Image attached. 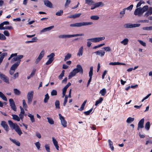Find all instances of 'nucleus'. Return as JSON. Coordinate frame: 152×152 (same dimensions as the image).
Masks as SVG:
<instances>
[{"instance_id":"14","label":"nucleus","mask_w":152,"mask_h":152,"mask_svg":"<svg viewBox=\"0 0 152 152\" xmlns=\"http://www.w3.org/2000/svg\"><path fill=\"white\" fill-rule=\"evenodd\" d=\"M54 27V26H52L49 27L45 28L40 31V34H42L47 31H49L52 29Z\"/></svg>"},{"instance_id":"11","label":"nucleus","mask_w":152,"mask_h":152,"mask_svg":"<svg viewBox=\"0 0 152 152\" xmlns=\"http://www.w3.org/2000/svg\"><path fill=\"white\" fill-rule=\"evenodd\" d=\"M73 70L76 74L78 72H80L81 74L83 73V69L82 67L80 65H77L76 66V68L74 69Z\"/></svg>"},{"instance_id":"54","label":"nucleus","mask_w":152,"mask_h":152,"mask_svg":"<svg viewBox=\"0 0 152 152\" xmlns=\"http://www.w3.org/2000/svg\"><path fill=\"white\" fill-rule=\"evenodd\" d=\"M71 3V0H66L65 4V7H68L69 4Z\"/></svg>"},{"instance_id":"52","label":"nucleus","mask_w":152,"mask_h":152,"mask_svg":"<svg viewBox=\"0 0 152 152\" xmlns=\"http://www.w3.org/2000/svg\"><path fill=\"white\" fill-rule=\"evenodd\" d=\"M6 37L3 34L0 33V39L1 40H5Z\"/></svg>"},{"instance_id":"15","label":"nucleus","mask_w":152,"mask_h":152,"mask_svg":"<svg viewBox=\"0 0 152 152\" xmlns=\"http://www.w3.org/2000/svg\"><path fill=\"white\" fill-rule=\"evenodd\" d=\"M93 53H95L97 55L102 57L104 55L105 52L104 51L101 50L95 52Z\"/></svg>"},{"instance_id":"5","label":"nucleus","mask_w":152,"mask_h":152,"mask_svg":"<svg viewBox=\"0 0 152 152\" xmlns=\"http://www.w3.org/2000/svg\"><path fill=\"white\" fill-rule=\"evenodd\" d=\"M140 25V24L139 23L133 24L131 23H127L124 24L123 26L125 28H128L138 27Z\"/></svg>"},{"instance_id":"12","label":"nucleus","mask_w":152,"mask_h":152,"mask_svg":"<svg viewBox=\"0 0 152 152\" xmlns=\"http://www.w3.org/2000/svg\"><path fill=\"white\" fill-rule=\"evenodd\" d=\"M1 125L7 132H8L9 131V127L5 121H2Z\"/></svg>"},{"instance_id":"23","label":"nucleus","mask_w":152,"mask_h":152,"mask_svg":"<svg viewBox=\"0 0 152 152\" xmlns=\"http://www.w3.org/2000/svg\"><path fill=\"white\" fill-rule=\"evenodd\" d=\"M129 41V40L128 38H124L122 41L121 42V43L124 45H125L128 44Z\"/></svg>"},{"instance_id":"48","label":"nucleus","mask_w":152,"mask_h":152,"mask_svg":"<svg viewBox=\"0 0 152 152\" xmlns=\"http://www.w3.org/2000/svg\"><path fill=\"white\" fill-rule=\"evenodd\" d=\"M63 14V10H60L56 12V15L57 16H60L61 15Z\"/></svg>"},{"instance_id":"27","label":"nucleus","mask_w":152,"mask_h":152,"mask_svg":"<svg viewBox=\"0 0 152 152\" xmlns=\"http://www.w3.org/2000/svg\"><path fill=\"white\" fill-rule=\"evenodd\" d=\"M49 96L48 93L45 95V98L44 100V102L45 103L48 102V100L49 99Z\"/></svg>"},{"instance_id":"34","label":"nucleus","mask_w":152,"mask_h":152,"mask_svg":"<svg viewBox=\"0 0 152 152\" xmlns=\"http://www.w3.org/2000/svg\"><path fill=\"white\" fill-rule=\"evenodd\" d=\"M99 93L102 96H104L106 93V90L105 88H104L100 90Z\"/></svg>"},{"instance_id":"25","label":"nucleus","mask_w":152,"mask_h":152,"mask_svg":"<svg viewBox=\"0 0 152 152\" xmlns=\"http://www.w3.org/2000/svg\"><path fill=\"white\" fill-rule=\"evenodd\" d=\"M76 74L73 70L72 72H71L69 74L68 76V79H71L72 77L75 76Z\"/></svg>"},{"instance_id":"61","label":"nucleus","mask_w":152,"mask_h":152,"mask_svg":"<svg viewBox=\"0 0 152 152\" xmlns=\"http://www.w3.org/2000/svg\"><path fill=\"white\" fill-rule=\"evenodd\" d=\"M87 40L88 41L87 44V46L88 47H90L91 46V44H92L91 42L92 41H91L90 40H88V39H87Z\"/></svg>"},{"instance_id":"22","label":"nucleus","mask_w":152,"mask_h":152,"mask_svg":"<svg viewBox=\"0 0 152 152\" xmlns=\"http://www.w3.org/2000/svg\"><path fill=\"white\" fill-rule=\"evenodd\" d=\"M1 78L6 83H9V78L4 75V76H2V78Z\"/></svg>"},{"instance_id":"20","label":"nucleus","mask_w":152,"mask_h":152,"mask_svg":"<svg viewBox=\"0 0 152 152\" xmlns=\"http://www.w3.org/2000/svg\"><path fill=\"white\" fill-rule=\"evenodd\" d=\"M7 53H3L0 55V64L2 62L4 57L7 56Z\"/></svg>"},{"instance_id":"47","label":"nucleus","mask_w":152,"mask_h":152,"mask_svg":"<svg viewBox=\"0 0 152 152\" xmlns=\"http://www.w3.org/2000/svg\"><path fill=\"white\" fill-rule=\"evenodd\" d=\"M22 102L23 107L25 110H26V108L27 107V105L26 102V101L24 99H23V100Z\"/></svg>"},{"instance_id":"2","label":"nucleus","mask_w":152,"mask_h":152,"mask_svg":"<svg viewBox=\"0 0 152 152\" xmlns=\"http://www.w3.org/2000/svg\"><path fill=\"white\" fill-rule=\"evenodd\" d=\"M148 9V6L145 5L143 7L137 8L134 12V14L135 15L140 16L145 12H146Z\"/></svg>"},{"instance_id":"29","label":"nucleus","mask_w":152,"mask_h":152,"mask_svg":"<svg viewBox=\"0 0 152 152\" xmlns=\"http://www.w3.org/2000/svg\"><path fill=\"white\" fill-rule=\"evenodd\" d=\"M28 116L30 118V120L32 123H33L35 122V119L34 118V116L31 114L28 113Z\"/></svg>"},{"instance_id":"45","label":"nucleus","mask_w":152,"mask_h":152,"mask_svg":"<svg viewBox=\"0 0 152 152\" xmlns=\"http://www.w3.org/2000/svg\"><path fill=\"white\" fill-rule=\"evenodd\" d=\"M45 54V50H42L40 53L39 54L38 57H39L41 59H42V58L43 57L44 55Z\"/></svg>"},{"instance_id":"59","label":"nucleus","mask_w":152,"mask_h":152,"mask_svg":"<svg viewBox=\"0 0 152 152\" xmlns=\"http://www.w3.org/2000/svg\"><path fill=\"white\" fill-rule=\"evenodd\" d=\"M17 53H12L11 55L8 58V60H10L12 58L17 56Z\"/></svg>"},{"instance_id":"38","label":"nucleus","mask_w":152,"mask_h":152,"mask_svg":"<svg viewBox=\"0 0 152 152\" xmlns=\"http://www.w3.org/2000/svg\"><path fill=\"white\" fill-rule=\"evenodd\" d=\"M103 100V99L102 97H100L99 99L96 101L95 105L96 106L97 105L99 104Z\"/></svg>"},{"instance_id":"41","label":"nucleus","mask_w":152,"mask_h":152,"mask_svg":"<svg viewBox=\"0 0 152 152\" xmlns=\"http://www.w3.org/2000/svg\"><path fill=\"white\" fill-rule=\"evenodd\" d=\"M150 128V123L149 121L146 123L145 125V128L147 130H148Z\"/></svg>"},{"instance_id":"33","label":"nucleus","mask_w":152,"mask_h":152,"mask_svg":"<svg viewBox=\"0 0 152 152\" xmlns=\"http://www.w3.org/2000/svg\"><path fill=\"white\" fill-rule=\"evenodd\" d=\"M0 97L4 101H7V99L6 97L5 96L4 94L1 91H0Z\"/></svg>"},{"instance_id":"19","label":"nucleus","mask_w":152,"mask_h":152,"mask_svg":"<svg viewBox=\"0 0 152 152\" xmlns=\"http://www.w3.org/2000/svg\"><path fill=\"white\" fill-rule=\"evenodd\" d=\"M19 64V61H17L10 68L11 69H13L15 71V69Z\"/></svg>"},{"instance_id":"17","label":"nucleus","mask_w":152,"mask_h":152,"mask_svg":"<svg viewBox=\"0 0 152 152\" xmlns=\"http://www.w3.org/2000/svg\"><path fill=\"white\" fill-rule=\"evenodd\" d=\"M152 14V7H150L146 11V12L144 15V16L148 17L149 15Z\"/></svg>"},{"instance_id":"1","label":"nucleus","mask_w":152,"mask_h":152,"mask_svg":"<svg viewBox=\"0 0 152 152\" xmlns=\"http://www.w3.org/2000/svg\"><path fill=\"white\" fill-rule=\"evenodd\" d=\"M8 123L10 127L15 130V131L19 136H20L22 134V132L20 127L17 124L14 123L10 120L8 121Z\"/></svg>"},{"instance_id":"63","label":"nucleus","mask_w":152,"mask_h":152,"mask_svg":"<svg viewBox=\"0 0 152 152\" xmlns=\"http://www.w3.org/2000/svg\"><path fill=\"white\" fill-rule=\"evenodd\" d=\"M53 61V60H52L51 59H49L47 61L46 63V64L47 65H48L52 62Z\"/></svg>"},{"instance_id":"46","label":"nucleus","mask_w":152,"mask_h":152,"mask_svg":"<svg viewBox=\"0 0 152 152\" xmlns=\"http://www.w3.org/2000/svg\"><path fill=\"white\" fill-rule=\"evenodd\" d=\"M143 30H147V31H150L152 30V26H150L149 27H143L142 28Z\"/></svg>"},{"instance_id":"13","label":"nucleus","mask_w":152,"mask_h":152,"mask_svg":"<svg viewBox=\"0 0 152 152\" xmlns=\"http://www.w3.org/2000/svg\"><path fill=\"white\" fill-rule=\"evenodd\" d=\"M144 118H142L138 122V124L137 130H139L140 128H142L144 127Z\"/></svg>"},{"instance_id":"53","label":"nucleus","mask_w":152,"mask_h":152,"mask_svg":"<svg viewBox=\"0 0 152 152\" xmlns=\"http://www.w3.org/2000/svg\"><path fill=\"white\" fill-rule=\"evenodd\" d=\"M92 110L93 108H92L91 109L87 111L84 112V113L86 115H88L90 114V113L92 111Z\"/></svg>"},{"instance_id":"56","label":"nucleus","mask_w":152,"mask_h":152,"mask_svg":"<svg viewBox=\"0 0 152 152\" xmlns=\"http://www.w3.org/2000/svg\"><path fill=\"white\" fill-rule=\"evenodd\" d=\"M120 64V62H110L109 64L111 65H119Z\"/></svg>"},{"instance_id":"6","label":"nucleus","mask_w":152,"mask_h":152,"mask_svg":"<svg viewBox=\"0 0 152 152\" xmlns=\"http://www.w3.org/2000/svg\"><path fill=\"white\" fill-rule=\"evenodd\" d=\"M34 94L33 91H31L28 92L27 95L28 103L30 104L32 102Z\"/></svg>"},{"instance_id":"36","label":"nucleus","mask_w":152,"mask_h":152,"mask_svg":"<svg viewBox=\"0 0 152 152\" xmlns=\"http://www.w3.org/2000/svg\"><path fill=\"white\" fill-rule=\"evenodd\" d=\"M47 119L49 124H54V121L52 118L49 117H47Z\"/></svg>"},{"instance_id":"35","label":"nucleus","mask_w":152,"mask_h":152,"mask_svg":"<svg viewBox=\"0 0 152 152\" xmlns=\"http://www.w3.org/2000/svg\"><path fill=\"white\" fill-rule=\"evenodd\" d=\"M90 19L94 20H97L99 19V17L97 15H92L90 17Z\"/></svg>"},{"instance_id":"8","label":"nucleus","mask_w":152,"mask_h":152,"mask_svg":"<svg viewBox=\"0 0 152 152\" xmlns=\"http://www.w3.org/2000/svg\"><path fill=\"white\" fill-rule=\"evenodd\" d=\"M10 105L11 109L14 111H17V107L15 105V102L12 99H9Z\"/></svg>"},{"instance_id":"16","label":"nucleus","mask_w":152,"mask_h":152,"mask_svg":"<svg viewBox=\"0 0 152 152\" xmlns=\"http://www.w3.org/2000/svg\"><path fill=\"white\" fill-rule=\"evenodd\" d=\"M44 4L47 7H52V4L51 2L48 0H43Z\"/></svg>"},{"instance_id":"50","label":"nucleus","mask_w":152,"mask_h":152,"mask_svg":"<svg viewBox=\"0 0 152 152\" xmlns=\"http://www.w3.org/2000/svg\"><path fill=\"white\" fill-rule=\"evenodd\" d=\"M145 3V2L143 1H140L138 3H137L136 5V7L137 8H138V7H139L141 4H144Z\"/></svg>"},{"instance_id":"42","label":"nucleus","mask_w":152,"mask_h":152,"mask_svg":"<svg viewBox=\"0 0 152 152\" xmlns=\"http://www.w3.org/2000/svg\"><path fill=\"white\" fill-rule=\"evenodd\" d=\"M134 118H132L131 117H129L126 120V122L127 123H130L133 122L134 121Z\"/></svg>"},{"instance_id":"40","label":"nucleus","mask_w":152,"mask_h":152,"mask_svg":"<svg viewBox=\"0 0 152 152\" xmlns=\"http://www.w3.org/2000/svg\"><path fill=\"white\" fill-rule=\"evenodd\" d=\"M55 106L56 109H60V102L58 100H56L55 102Z\"/></svg>"},{"instance_id":"32","label":"nucleus","mask_w":152,"mask_h":152,"mask_svg":"<svg viewBox=\"0 0 152 152\" xmlns=\"http://www.w3.org/2000/svg\"><path fill=\"white\" fill-rule=\"evenodd\" d=\"M86 102H87V100H85L83 102L82 104L80 107L79 109H78V110H80V111H82L84 110V107L86 105Z\"/></svg>"},{"instance_id":"51","label":"nucleus","mask_w":152,"mask_h":152,"mask_svg":"<svg viewBox=\"0 0 152 152\" xmlns=\"http://www.w3.org/2000/svg\"><path fill=\"white\" fill-rule=\"evenodd\" d=\"M64 70H63L62 71V72L61 74L59 76L58 78L60 80L64 76Z\"/></svg>"},{"instance_id":"43","label":"nucleus","mask_w":152,"mask_h":152,"mask_svg":"<svg viewBox=\"0 0 152 152\" xmlns=\"http://www.w3.org/2000/svg\"><path fill=\"white\" fill-rule=\"evenodd\" d=\"M108 142L109 143L110 148H111V149L112 151H113L114 150V148L113 145V144L112 142L110 140H108Z\"/></svg>"},{"instance_id":"18","label":"nucleus","mask_w":152,"mask_h":152,"mask_svg":"<svg viewBox=\"0 0 152 152\" xmlns=\"http://www.w3.org/2000/svg\"><path fill=\"white\" fill-rule=\"evenodd\" d=\"M52 141L56 149L58 150L59 146L58 145V142L54 137H52Z\"/></svg>"},{"instance_id":"57","label":"nucleus","mask_w":152,"mask_h":152,"mask_svg":"<svg viewBox=\"0 0 152 152\" xmlns=\"http://www.w3.org/2000/svg\"><path fill=\"white\" fill-rule=\"evenodd\" d=\"M102 49H104L106 52H109L111 50L110 48L109 47H104Z\"/></svg>"},{"instance_id":"9","label":"nucleus","mask_w":152,"mask_h":152,"mask_svg":"<svg viewBox=\"0 0 152 152\" xmlns=\"http://www.w3.org/2000/svg\"><path fill=\"white\" fill-rule=\"evenodd\" d=\"M59 119L61 120V123L62 126L64 127H66L67 126V122L65 120L64 117L62 116L61 114H58Z\"/></svg>"},{"instance_id":"3","label":"nucleus","mask_w":152,"mask_h":152,"mask_svg":"<svg viewBox=\"0 0 152 152\" xmlns=\"http://www.w3.org/2000/svg\"><path fill=\"white\" fill-rule=\"evenodd\" d=\"M93 24V23L92 22H82L71 24L70 26L71 27H80L90 25Z\"/></svg>"},{"instance_id":"30","label":"nucleus","mask_w":152,"mask_h":152,"mask_svg":"<svg viewBox=\"0 0 152 152\" xmlns=\"http://www.w3.org/2000/svg\"><path fill=\"white\" fill-rule=\"evenodd\" d=\"M15 95H20L21 92L17 88H14L13 89Z\"/></svg>"},{"instance_id":"28","label":"nucleus","mask_w":152,"mask_h":152,"mask_svg":"<svg viewBox=\"0 0 152 152\" xmlns=\"http://www.w3.org/2000/svg\"><path fill=\"white\" fill-rule=\"evenodd\" d=\"M94 3V2L92 0H85V4L89 5H93Z\"/></svg>"},{"instance_id":"55","label":"nucleus","mask_w":152,"mask_h":152,"mask_svg":"<svg viewBox=\"0 0 152 152\" xmlns=\"http://www.w3.org/2000/svg\"><path fill=\"white\" fill-rule=\"evenodd\" d=\"M51 94L52 96L56 95L57 94L56 90H53L51 92Z\"/></svg>"},{"instance_id":"7","label":"nucleus","mask_w":152,"mask_h":152,"mask_svg":"<svg viewBox=\"0 0 152 152\" xmlns=\"http://www.w3.org/2000/svg\"><path fill=\"white\" fill-rule=\"evenodd\" d=\"M105 39L104 37H95L88 39V40H90L93 42H97L100 41L104 40Z\"/></svg>"},{"instance_id":"37","label":"nucleus","mask_w":152,"mask_h":152,"mask_svg":"<svg viewBox=\"0 0 152 152\" xmlns=\"http://www.w3.org/2000/svg\"><path fill=\"white\" fill-rule=\"evenodd\" d=\"M95 4L96 5V7H102L104 5V4L102 2H97Z\"/></svg>"},{"instance_id":"21","label":"nucleus","mask_w":152,"mask_h":152,"mask_svg":"<svg viewBox=\"0 0 152 152\" xmlns=\"http://www.w3.org/2000/svg\"><path fill=\"white\" fill-rule=\"evenodd\" d=\"M83 46H82L79 49L78 52L77 53V56H81L83 55Z\"/></svg>"},{"instance_id":"24","label":"nucleus","mask_w":152,"mask_h":152,"mask_svg":"<svg viewBox=\"0 0 152 152\" xmlns=\"http://www.w3.org/2000/svg\"><path fill=\"white\" fill-rule=\"evenodd\" d=\"M12 118L14 120L19 121H20V118L19 117L16 115L12 114Z\"/></svg>"},{"instance_id":"4","label":"nucleus","mask_w":152,"mask_h":152,"mask_svg":"<svg viewBox=\"0 0 152 152\" xmlns=\"http://www.w3.org/2000/svg\"><path fill=\"white\" fill-rule=\"evenodd\" d=\"M84 35L83 34H70V35H61L58 36V37L59 38L64 39L66 38H69L72 37H74L78 36H82Z\"/></svg>"},{"instance_id":"58","label":"nucleus","mask_w":152,"mask_h":152,"mask_svg":"<svg viewBox=\"0 0 152 152\" xmlns=\"http://www.w3.org/2000/svg\"><path fill=\"white\" fill-rule=\"evenodd\" d=\"M35 144L38 150H39L40 148V144L39 142L35 143Z\"/></svg>"},{"instance_id":"62","label":"nucleus","mask_w":152,"mask_h":152,"mask_svg":"<svg viewBox=\"0 0 152 152\" xmlns=\"http://www.w3.org/2000/svg\"><path fill=\"white\" fill-rule=\"evenodd\" d=\"M138 41L139 42L140 44L143 46L144 47L146 46V43L145 42H144L143 41L140 40H139Z\"/></svg>"},{"instance_id":"31","label":"nucleus","mask_w":152,"mask_h":152,"mask_svg":"<svg viewBox=\"0 0 152 152\" xmlns=\"http://www.w3.org/2000/svg\"><path fill=\"white\" fill-rule=\"evenodd\" d=\"M93 67L91 66L90 68V71L89 72V76L90 78H92V75H93Z\"/></svg>"},{"instance_id":"10","label":"nucleus","mask_w":152,"mask_h":152,"mask_svg":"<svg viewBox=\"0 0 152 152\" xmlns=\"http://www.w3.org/2000/svg\"><path fill=\"white\" fill-rule=\"evenodd\" d=\"M14 57L12 59L11 62L13 63L17 61H19V64H20L21 59L23 57V55H18V56L17 55V56Z\"/></svg>"},{"instance_id":"60","label":"nucleus","mask_w":152,"mask_h":152,"mask_svg":"<svg viewBox=\"0 0 152 152\" xmlns=\"http://www.w3.org/2000/svg\"><path fill=\"white\" fill-rule=\"evenodd\" d=\"M81 15V13H77V14H75L73 15V18H78Z\"/></svg>"},{"instance_id":"49","label":"nucleus","mask_w":152,"mask_h":152,"mask_svg":"<svg viewBox=\"0 0 152 152\" xmlns=\"http://www.w3.org/2000/svg\"><path fill=\"white\" fill-rule=\"evenodd\" d=\"M45 148L46 150L47 151V152H50V146L49 144H46L45 146Z\"/></svg>"},{"instance_id":"64","label":"nucleus","mask_w":152,"mask_h":152,"mask_svg":"<svg viewBox=\"0 0 152 152\" xmlns=\"http://www.w3.org/2000/svg\"><path fill=\"white\" fill-rule=\"evenodd\" d=\"M133 6V5L131 4L129 7H128L126 8H125L124 9H125V10H131L132 9Z\"/></svg>"},{"instance_id":"39","label":"nucleus","mask_w":152,"mask_h":152,"mask_svg":"<svg viewBox=\"0 0 152 152\" xmlns=\"http://www.w3.org/2000/svg\"><path fill=\"white\" fill-rule=\"evenodd\" d=\"M71 54L69 53H68L65 56L64 61H66L69 59L71 57Z\"/></svg>"},{"instance_id":"26","label":"nucleus","mask_w":152,"mask_h":152,"mask_svg":"<svg viewBox=\"0 0 152 152\" xmlns=\"http://www.w3.org/2000/svg\"><path fill=\"white\" fill-rule=\"evenodd\" d=\"M10 140L12 141L13 143L15 144L16 145L18 146H20V142L16 140H15L10 138Z\"/></svg>"},{"instance_id":"44","label":"nucleus","mask_w":152,"mask_h":152,"mask_svg":"<svg viewBox=\"0 0 152 152\" xmlns=\"http://www.w3.org/2000/svg\"><path fill=\"white\" fill-rule=\"evenodd\" d=\"M55 56L54 53H52L50 55L47 56L48 58H49V59H51L52 60H53V57Z\"/></svg>"}]
</instances>
